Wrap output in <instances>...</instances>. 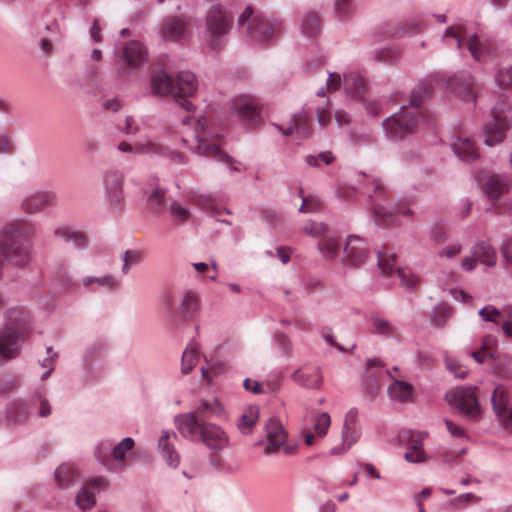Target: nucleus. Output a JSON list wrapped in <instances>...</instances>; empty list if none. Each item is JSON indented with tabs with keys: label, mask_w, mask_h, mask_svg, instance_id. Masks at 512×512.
<instances>
[{
	"label": "nucleus",
	"mask_w": 512,
	"mask_h": 512,
	"mask_svg": "<svg viewBox=\"0 0 512 512\" xmlns=\"http://www.w3.org/2000/svg\"><path fill=\"white\" fill-rule=\"evenodd\" d=\"M448 88L462 97L464 100L475 101L477 97L476 84L473 78L468 74H460L452 76L447 82Z\"/></svg>",
	"instance_id": "18"
},
{
	"label": "nucleus",
	"mask_w": 512,
	"mask_h": 512,
	"mask_svg": "<svg viewBox=\"0 0 512 512\" xmlns=\"http://www.w3.org/2000/svg\"><path fill=\"white\" fill-rule=\"evenodd\" d=\"M300 197H302V205L299 208V211L302 213H312L319 211L322 208V203L315 197H304L302 195V191L299 192Z\"/></svg>",
	"instance_id": "51"
},
{
	"label": "nucleus",
	"mask_w": 512,
	"mask_h": 512,
	"mask_svg": "<svg viewBox=\"0 0 512 512\" xmlns=\"http://www.w3.org/2000/svg\"><path fill=\"white\" fill-rule=\"evenodd\" d=\"M367 367V379L372 380L375 378V383L377 384L376 378L384 374V371L381 368V361L379 359H370L367 361Z\"/></svg>",
	"instance_id": "57"
},
{
	"label": "nucleus",
	"mask_w": 512,
	"mask_h": 512,
	"mask_svg": "<svg viewBox=\"0 0 512 512\" xmlns=\"http://www.w3.org/2000/svg\"><path fill=\"white\" fill-rule=\"evenodd\" d=\"M371 322L375 333L387 338L398 339L400 337L398 328L391 321L375 315L371 317Z\"/></svg>",
	"instance_id": "33"
},
{
	"label": "nucleus",
	"mask_w": 512,
	"mask_h": 512,
	"mask_svg": "<svg viewBox=\"0 0 512 512\" xmlns=\"http://www.w3.org/2000/svg\"><path fill=\"white\" fill-rule=\"evenodd\" d=\"M187 26L188 21L185 18L169 17L164 22L161 33L167 40L178 41L184 36Z\"/></svg>",
	"instance_id": "25"
},
{
	"label": "nucleus",
	"mask_w": 512,
	"mask_h": 512,
	"mask_svg": "<svg viewBox=\"0 0 512 512\" xmlns=\"http://www.w3.org/2000/svg\"><path fill=\"white\" fill-rule=\"evenodd\" d=\"M296 132L305 138L310 134V119L306 113H301L293 117V126L283 130V134L288 136Z\"/></svg>",
	"instance_id": "34"
},
{
	"label": "nucleus",
	"mask_w": 512,
	"mask_h": 512,
	"mask_svg": "<svg viewBox=\"0 0 512 512\" xmlns=\"http://www.w3.org/2000/svg\"><path fill=\"white\" fill-rule=\"evenodd\" d=\"M170 213H171L172 217L174 218V220H176L180 223L187 221L190 217L189 210L187 208L183 207L178 202H173L170 205Z\"/></svg>",
	"instance_id": "52"
},
{
	"label": "nucleus",
	"mask_w": 512,
	"mask_h": 512,
	"mask_svg": "<svg viewBox=\"0 0 512 512\" xmlns=\"http://www.w3.org/2000/svg\"><path fill=\"white\" fill-rule=\"evenodd\" d=\"M292 380L306 389H318L322 384V374L316 366H303L292 374Z\"/></svg>",
	"instance_id": "19"
},
{
	"label": "nucleus",
	"mask_w": 512,
	"mask_h": 512,
	"mask_svg": "<svg viewBox=\"0 0 512 512\" xmlns=\"http://www.w3.org/2000/svg\"><path fill=\"white\" fill-rule=\"evenodd\" d=\"M243 386L246 391L251 392L253 394H264V385L262 382L246 378L243 382Z\"/></svg>",
	"instance_id": "62"
},
{
	"label": "nucleus",
	"mask_w": 512,
	"mask_h": 512,
	"mask_svg": "<svg viewBox=\"0 0 512 512\" xmlns=\"http://www.w3.org/2000/svg\"><path fill=\"white\" fill-rule=\"evenodd\" d=\"M462 250V247L458 243L449 244L446 247L442 248L437 252L438 256L441 258H453L457 254H459Z\"/></svg>",
	"instance_id": "60"
},
{
	"label": "nucleus",
	"mask_w": 512,
	"mask_h": 512,
	"mask_svg": "<svg viewBox=\"0 0 512 512\" xmlns=\"http://www.w3.org/2000/svg\"><path fill=\"white\" fill-rule=\"evenodd\" d=\"M134 447V441L132 438H124L119 444H117L110 456V447L108 445H100L95 455L97 459L110 471H118L124 467L123 461L125 459L126 452L130 451Z\"/></svg>",
	"instance_id": "11"
},
{
	"label": "nucleus",
	"mask_w": 512,
	"mask_h": 512,
	"mask_svg": "<svg viewBox=\"0 0 512 512\" xmlns=\"http://www.w3.org/2000/svg\"><path fill=\"white\" fill-rule=\"evenodd\" d=\"M259 417V408L256 405L246 407L240 416L237 426L242 434H249Z\"/></svg>",
	"instance_id": "31"
},
{
	"label": "nucleus",
	"mask_w": 512,
	"mask_h": 512,
	"mask_svg": "<svg viewBox=\"0 0 512 512\" xmlns=\"http://www.w3.org/2000/svg\"><path fill=\"white\" fill-rule=\"evenodd\" d=\"M388 393L394 400L407 401L412 397L413 387L407 382L395 380L389 386Z\"/></svg>",
	"instance_id": "37"
},
{
	"label": "nucleus",
	"mask_w": 512,
	"mask_h": 512,
	"mask_svg": "<svg viewBox=\"0 0 512 512\" xmlns=\"http://www.w3.org/2000/svg\"><path fill=\"white\" fill-rule=\"evenodd\" d=\"M344 87L347 93L352 97H358L362 100L369 114L376 116L380 113L379 103L365 98L367 83L361 75L356 73L345 75Z\"/></svg>",
	"instance_id": "14"
},
{
	"label": "nucleus",
	"mask_w": 512,
	"mask_h": 512,
	"mask_svg": "<svg viewBox=\"0 0 512 512\" xmlns=\"http://www.w3.org/2000/svg\"><path fill=\"white\" fill-rule=\"evenodd\" d=\"M511 182L508 177L501 175H491L488 177L484 191L490 200H497L503 194L508 193Z\"/></svg>",
	"instance_id": "24"
},
{
	"label": "nucleus",
	"mask_w": 512,
	"mask_h": 512,
	"mask_svg": "<svg viewBox=\"0 0 512 512\" xmlns=\"http://www.w3.org/2000/svg\"><path fill=\"white\" fill-rule=\"evenodd\" d=\"M177 436L174 432L163 431L159 438L158 446L162 452L168 465L177 467L180 462L179 454L174 450L172 440H176Z\"/></svg>",
	"instance_id": "26"
},
{
	"label": "nucleus",
	"mask_w": 512,
	"mask_h": 512,
	"mask_svg": "<svg viewBox=\"0 0 512 512\" xmlns=\"http://www.w3.org/2000/svg\"><path fill=\"white\" fill-rule=\"evenodd\" d=\"M199 356V345L196 342L190 343L184 350L181 360V371L188 374L196 366Z\"/></svg>",
	"instance_id": "35"
},
{
	"label": "nucleus",
	"mask_w": 512,
	"mask_h": 512,
	"mask_svg": "<svg viewBox=\"0 0 512 512\" xmlns=\"http://www.w3.org/2000/svg\"><path fill=\"white\" fill-rule=\"evenodd\" d=\"M55 203V195L49 192H38L26 197L22 208L27 213H37Z\"/></svg>",
	"instance_id": "23"
},
{
	"label": "nucleus",
	"mask_w": 512,
	"mask_h": 512,
	"mask_svg": "<svg viewBox=\"0 0 512 512\" xmlns=\"http://www.w3.org/2000/svg\"><path fill=\"white\" fill-rule=\"evenodd\" d=\"M232 25V15L220 5H213L206 15V27L209 34L208 45L213 50L222 47L223 37Z\"/></svg>",
	"instance_id": "7"
},
{
	"label": "nucleus",
	"mask_w": 512,
	"mask_h": 512,
	"mask_svg": "<svg viewBox=\"0 0 512 512\" xmlns=\"http://www.w3.org/2000/svg\"><path fill=\"white\" fill-rule=\"evenodd\" d=\"M433 93V85L430 82L419 83L411 92L410 105L412 109L402 107L398 114L389 117L384 122L388 135L392 138H403L415 131L418 124L416 109Z\"/></svg>",
	"instance_id": "1"
},
{
	"label": "nucleus",
	"mask_w": 512,
	"mask_h": 512,
	"mask_svg": "<svg viewBox=\"0 0 512 512\" xmlns=\"http://www.w3.org/2000/svg\"><path fill=\"white\" fill-rule=\"evenodd\" d=\"M92 283H96L101 287H106L110 290H115L120 287V283L111 275L103 277H86L83 279L84 286H89Z\"/></svg>",
	"instance_id": "44"
},
{
	"label": "nucleus",
	"mask_w": 512,
	"mask_h": 512,
	"mask_svg": "<svg viewBox=\"0 0 512 512\" xmlns=\"http://www.w3.org/2000/svg\"><path fill=\"white\" fill-rule=\"evenodd\" d=\"M479 315L484 321L498 324L502 316L512 318V307H508L503 311L496 309L494 306H486L479 311Z\"/></svg>",
	"instance_id": "38"
},
{
	"label": "nucleus",
	"mask_w": 512,
	"mask_h": 512,
	"mask_svg": "<svg viewBox=\"0 0 512 512\" xmlns=\"http://www.w3.org/2000/svg\"><path fill=\"white\" fill-rule=\"evenodd\" d=\"M396 264V255L390 252H379L378 254V266L383 274H390Z\"/></svg>",
	"instance_id": "45"
},
{
	"label": "nucleus",
	"mask_w": 512,
	"mask_h": 512,
	"mask_svg": "<svg viewBox=\"0 0 512 512\" xmlns=\"http://www.w3.org/2000/svg\"><path fill=\"white\" fill-rule=\"evenodd\" d=\"M443 40L450 44L453 41L458 49L467 47L470 54L475 60H480L484 54V48L476 34L468 35L466 28L463 25H453L448 27L444 34Z\"/></svg>",
	"instance_id": "10"
},
{
	"label": "nucleus",
	"mask_w": 512,
	"mask_h": 512,
	"mask_svg": "<svg viewBox=\"0 0 512 512\" xmlns=\"http://www.w3.org/2000/svg\"><path fill=\"white\" fill-rule=\"evenodd\" d=\"M369 185L372 188V191L374 193L375 199H385L386 198V188L383 186V184L378 179H370Z\"/></svg>",
	"instance_id": "63"
},
{
	"label": "nucleus",
	"mask_w": 512,
	"mask_h": 512,
	"mask_svg": "<svg viewBox=\"0 0 512 512\" xmlns=\"http://www.w3.org/2000/svg\"><path fill=\"white\" fill-rule=\"evenodd\" d=\"M508 403L507 389L504 386H497L493 391L491 404L505 429L512 433V406L508 408Z\"/></svg>",
	"instance_id": "16"
},
{
	"label": "nucleus",
	"mask_w": 512,
	"mask_h": 512,
	"mask_svg": "<svg viewBox=\"0 0 512 512\" xmlns=\"http://www.w3.org/2000/svg\"><path fill=\"white\" fill-rule=\"evenodd\" d=\"M303 33L308 37L316 36L320 31V19L314 12L307 13L302 21Z\"/></svg>",
	"instance_id": "40"
},
{
	"label": "nucleus",
	"mask_w": 512,
	"mask_h": 512,
	"mask_svg": "<svg viewBox=\"0 0 512 512\" xmlns=\"http://www.w3.org/2000/svg\"><path fill=\"white\" fill-rule=\"evenodd\" d=\"M163 307L171 316H177L188 322L196 317L200 310V299L193 290H185L179 297L169 291L163 296Z\"/></svg>",
	"instance_id": "5"
},
{
	"label": "nucleus",
	"mask_w": 512,
	"mask_h": 512,
	"mask_svg": "<svg viewBox=\"0 0 512 512\" xmlns=\"http://www.w3.org/2000/svg\"><path fill=\"white\" fill-rule=\"evenodd\" d=\"M134 151L142 155H158L163 152V147L155 141L147 140L144 143L137 144Z\"/></svg>",
	"instance_id": "47"
},
{
	"label": "nucleus",
	"mask_w": 512,
	"mask_h": 512,
	"mask_svg": "<svg viewBox=\"0 0 512 512\" xmlns=\"http://www.w3.org/2000/svg\"><path fill=\"white\" fill-rule=\"evenodd\" d=\"M265 430L267 442L263 453L266 456L276 454L280 451L285 455H293L297 452L296 445H289L287 443V432L280 420L274 417L270 418L265 425Z\"/></svg>",
	"instance_id": "8"
},
{
	"label": "nucleus",
	"mask_w": 512,
	"mask_h": 512,
	"mask_svg": "<svg viewBox=\"0 0 512 512\" xmlns=\"http://www.w3.org/2000/svg\"><path fill=\"white\" fill-rule=\"evenodd\" d=\"M497 340L493 336H486L483 339V344L481 349L474 351L472 353L473 358L482 363L486 358L493 357L494 348L496 346Z\"/></svg>",
	"instance_id": "39"
},
{
	"label": "nucleus",
	"mask_w": 512,
	"mask_h": 512,
	"mask_svg": "<svg viewBox=\"0 0 512 512\" xmlns=\"http://www.w3.org/2000/svg\"><path fill=\"white\" fill-rule=\"evenodd\" d=\"M357 416L358 412L354 409L346 413L342 428V443L331 448L330 455H343L358 441L360 429L357 423Z\"/></svg>",
	"instance_id": "13"
},
{
	"label": "nucleus",
	"mask_w": 512,
	"mask_h": 512,
	"mask_svg": "<svg viewBox=\"0 0 512 512\" xmlns=\"http://www.w3.org/2000/svg\"><path fill=\"white\" fill-rule=\"evenodd\" d=\"M223 411V407L217 399L213 400H203L200 405L189 414H194L195 419H198L199 422H203L204 419L213 416L219 415Z\"/></svg>",
	"instance_id": "30"
},
{
	"label": "nucleus",
	"mask_w": 512,
	"mask_h": 512,
	"mask_svg": "<svg viewBox=\"0 0 512 512\" xmlns=\"http://www.w3.org/2000/svg\"><path fill=\"white\" fill-rule=\"evenodd\" d=\"M195 141L196 146L194 151L198 155L224 163L233 170H239L236 165L238 162L222 150V137L210 132L209 128L206 126L205 118H199L195 122Z\"/></svg>",
	"instance_id": "4"
},
{
	"label": "nucleus",
	"mask_w": 512,
	"mask_h": 512,
	"mask_svg": "<svg viewBox=\"0 0 512 512\" xmlns=\"http://www.w3.org/2000/svg\"><path fill=\"white\" fill-rule=\"evenodd\" d=\"M10 417L15 421H18L19 418H23L28 413L27 406L22 401H15L11 404L10 407Z\"/></svg>",
	"instance_id": "59"
},
{
	"label": "nucleus",
	"mask_w": 512,
	"mask_h": 512,
	"mask_svg": "<svg viewBox=\"0 0 512 512\" xmlns=\"http://www.w3.org/2000/svg\"><path fill=\"white\" fill-rule=\"evenodd\" d=\"M472 254L483 264L494 266L497 260L495 249L487 242H479L472 248Z\"/></svg>",
	"instance_id": "32"
},
{
	"label": "nucleus",
	"mask_w": 512,
	"mask_h": 512,
	"mask_svg": "<svg viewBox=\"0 0 512 512\" xmlns=\"http://www.w3.org/2000/svg\"><path fill=\"white\" fill-rule=\"evenodd\" d=\"M319 160L328 165L333 162L334 156L332 155L331 152L327 151V152H321L317 156L309 155L306 157V162L310 166H315V167L318 166Z\"/></svg>",
	"instance_id": "58"
},
{
	"label": "nucleus",
	"mask_w": 512,
	"mask_h": 512,
	"mask_svg": "<svg viewBox=\"0 0 512 512\" xmlns=\"http://www.w3.org/2000/svg\"><path fill=\"white\" fill-rule=\"evenodd\" d=\"M147 55L145 46L139 41H129L123 46V61L131 68L142 65L147 60Z\"/></svg>",
	"instance_id": "22"
},
{
	"label": "nucleus",
	"mask_w": 512,
	"mask_h": 512,
	"mask_svg": "<svg viewBox=\"0 0 512 512\" xmlns=\"http://www.w3.org/2000/svg\"><path fill=\"white\" fill-rule=\"evenodd\" d=\"M495 81L501 89L512 90V67L499 69L495 74Z\"/></svg>",
	"instance_id": "49"
},
{
	"label": "nucleus",
	"mask_w": 512,
	"mask_h": 512,
	"mask_svg": "<svg viewBox=\"0 0 512 512\" xmlns=\"http://www.w3.org/2000/svg\"><path fill=\"white\" fill-rule=\"evenodd\" d=\"M452 148L456 155L466 162L474 161L479 156L475 142L468 137H458L452 144Z\"/></svg>",
	"instance_id": "27"
},
{
	"label": "nucleus",
	"mask_w": 512,
	"mask_h": 512,
	"mask_svg": "<svg viewBox=\"0 0 512 512\" xmlns=\"http://www.w3.org/2000/svg\"><path fill=\"white\" fill-rule=\"evenodd\" d=\"M240 26L247 25L248 36L259 42H266L273 39L280 29V23L270 21L262 15H254L253 8L248 6L238 19Z\"/></svg>",
	"instance_id": "6"
},
{
	"label": "nucleus",
	"mask_w": 512,
	"mask_h": 512,
	"mask_svg": "<svg viewBox=\"0 0 512 512\" xmlns=\"http://www.w3.org/2000/svg\"><path fill=\"white\" fill-rule=\"evenodd\" d=\"M305 232L311 236H319L327 231V225L323 222H312L304 227Z\"/></svg>",
	"instance_id": "61"
},
{
	"label": "nucleus",
	"mask_w": 512,
	"mask_h": 512,
	"mask_svg": "<svg viewBox=\"0 0 512 512\" xmlns=\"http://www.w3.org/2000/svg\"><path fill=\"white\" fill-rule=\"evenodd\" d=\"M175 421L178 431L186 439L202 442L209 449L217 451L228 446V436L218 425L199 422L194 414L179 415Z\"/></svg>",
	"instance_id": "2"
},
{
	"label": "nucleus",
	"mask_w": 512,
	"mask_h": 512,
	"mask_svg": "<svg viewBox=\"0 0 512 512\" xmlns=\"http://www.w3.org/2000/svg\"><path fill=\"white\" fill-rule=\"evenodd\" d=\"M319 250L327 259H334L339 251V242L334 237H324L319 242Z\"/></svg>",
	"instance_id": "41"
},
{
	"label": "nucleus",
	"mask_w": 512,
	"mask_h": 512,
	"mask_svg": "<svg viewBox=\"0 0 512 512\" xmlns=\"http://www.w3.org/2000/svg\"><path fill=\"white\" fill-rule=\"evenodd\" d=\"M260 110V106H258L256 103L249 102L241 106L238 110V113L241 118L252 123H257L260 119Z\"/></svg>",
	"instance_id": "43"
},
{
	"label": "nucleus",
	"mask_w": 512,
	"mask_h": 512,
	"mask_svg": "<svg viewBox=\"0 0 512 512\" xmlns=\"http://www.w3.org/2000/svg\"><path fill=\"white\" fill-rule=\"evenodd\" d=\"M396 274L405 287L413 289L418 285L417 276L409 268H397Z\"/></svg>",
	"instance_id": "48"
},
{
	"label": "nucleus",
	"mask_w": 512,
	"mask_h": 512,
	"mask_svg": "<svg viewBox=\"0 0 512 512\" xmlns=\"http://www.w3.org/2000/svg\"><path fill=\"white\" fill-rule=\"evenodd\" d=\"M58 283L64 290H74L77 287V284L72 280V278L66 273L62 272L58 275Z\"/></svg>",
	"instance_id": "64"
},
{
	"label": "nucleus",
	"mask_w": 512,
	"mask_h": 512,
	"mask_svg": "<svg viewBox=\"0 0 512 512\" xmlns=\"http://www.w3.org/2000/svg\"><path fill=\"white\" fill-rule=\"evenodd\" d=\"M78 478V471L71 464L60 465L55 472V479L60 487H67Z\"/></svg>",
	"instance_id": "36"
},
{
	"label": "nucleus",
	"mask_w": 512,
	"mask_h": 512,
	"mask_svg": "<svg viewBox=\"0 0 512 512\" xmlns=\"http://www.w3.org/2000/svg\"><path fill=\"white\" fill-rule=\"evenodd\" d=\"M452 310L447 305H439L434 311L433 321L437 326H443L450 317Z\"/></svg>",
	"instance_id": "55"
},
{
	"label": "nucleus",
	"mask_w": 512,
	"mask_h": 512,
	"mask_svg": "<svg viewBox=\"0 0 512 512\" xmlns=\"http://www.w3.org/2000/svg\"><path fill=\"white\" fill-rule=\"evenodd\" d=\"M151 87L154 94L165 96L176 93V85L170 75L161 71L152 76Z\"/></svg>",
	"instance_id": "29"
},
{
	"label": "nucleus",
	"mask_w": 512,
	"mask_h": 512,
	"mask_svg": "<svg viewBox=\"0 0 512 512\" xmlns=\"http://www.w3.org/2000/svg\"><path fill=\"white\" fill-rule=\"evenodd\" d=\"M476 390L474 387H459L448 393V399L463 414L475 419L481 414Z\"/></svg>",
	"instance_id": "12"
},
{
	"label": "nucleus",
	"mask_w": 512,
	"mask_h": 512,
	"mask_svg": "<svg viewBox=\"0 0 512 512\" xmlns=\"http://www.w3.org/2000/svg\"><path fill=\"white\" fill-rule=\"evenodd\" d=\"M149 205L154 211L160 210L165 203L164 191L161 189H154L148 197Z\"/></svg>",
	"instance_id": "54"
},
{
	"label": "nucleus",
	"mask_w": 512,
	"mask_h": 512,
	"mask_svg": "<svg viewBox=\"0 0 512 512\" xmlns=\"http://www.w3.org/2000/svg\"><path fill=\"white\" fill-rule=\"evenodd\" d=\"M56 234L61 235L67 241H72L78 248L85 247L87 244V238L81 232L70 231L69 229L62 228L56 230Z\"/></svg>",
	"instance_id": "46"
},
{
	"label": "nucleus",
	"mask_w": 512,
	"mask_h": 512,
	"mask_svg": "<svg viewBox=\"0 0 512 512\" xmlns=\"http://www.w3.org/2000/svg\"><path fill=\"white\" fill-rule=\"evenodd\" d=\"M373 213L376 223L378 225L386 226L392 223L393 217L396 215H402L404 217L411 216L412 210L408 207V204L405 202L397 204L396 207L390 210H388L381 203H375L373 206Z\"/></svg>",
	"instance_id": "21"
},
{
	"label": "nucleus",
	"mask_w": 512,
	"mask_h": 512,
	"mask_svg": "<svg viewBox=\"0 0 512 512\" xmlns=\"http://www.w3.org/2000/svg\"><path fill=\"white\" fill-rule=\"evenodd\" d=\"M345 261L352 265L362 264L368 256L367 244L357 235H350L344 246Z\"/></svg>",
	"instance_id": "17"
},
{
	"label": "nucleus",
	"mask_w": 512,
	"mask_h": 512,
	"mask_svg": "<svg viewBox=\"0 0 512 512\" xmlns=\"http://www.w3.org/2000/svg\"><path fill=\"white\" fill-rule=\"evenodd\" d=\"M510 106L506 98H500L492 109V122L485 127V144L493 146L503 141L505 132L510 127V121L506 117Z\"/></svg>",
	"instance_id": "9"
},
{
	"label": "nucleus",
	"mask_w": 512,
	"mask_h": 512,
	"mask_svg": "<svg viewBox=\"0 0 512 512\" xmlns=\"http://www.w3.org/2000/svg\"><path fill=\"white\" fill-rule=\"evenodd\" d=\"M427 436L425 432L410 431L407 433V448H423V440Z\"/></svg>",
	"instance_id": "56"
},
{
	"label": "nucleus",
	"mask_w": 512,
	"mask_h": 512,
	"mask_svg": "<svg viewBox=\"0 0 512 512\" xmlns=\"http://www.w3.org/2000/svg\"><path fill=\"white\" fill-rule=\"evenodd\" d=\"M108 483L106 479L100 477L89 481L77 494L76 504L81 510L90 509L95 505V490L106 489Z\"/></svg>",
	"instance_id": "20"
},
{
	"label": "nucleus",
	"mask_w": 512,
	"mask_h": 512,
	"mask_svg": "<svg viewBox=\"0 0 512 512\" xmlns=\"http://www.w3.org/2000/svg\"><path fill=\"white\" fill-rule=\"evenodd\" d=\"M123 175L119 172H110L106 175L105 186L111 203L115 206L122 201Z\"/></svg>",
	"instance_id": "28"
},
{
	"label": "nucleus",
	"mask_w": 512,
	"mask_h": 512,
	"mask_svg": "<svg viewBox=\"0 0 512 512\" xmlns=\"http://www.w3.org/2000/svg\"><path fill=\"white\" fill-rule=\"evenodd\" d=\"M175 99L179 105L186 111H192L194 105L188 100L197 90L196 77L190 72H181L178 74L176 82Z\"/></svg>",
	"instance_id": "15"
},
{
	"label": "nucleus",
	"mask_w": 512,
	"mask_h": 512,
	"mask_svg": "<svg viewBox=\"0 0 512 512\" xmlns=\"http://www.w3.org/2000/svg\"><path fill=\"white\" fill-rule=\"evenodd\" d=\"M331 425V419L328 413H321L315 418L314 432L318 437H324Z\"/></svg>",
	"instance_id": "50"
},
{
	"label": "nucleus",
	"mask_w": 512,
	"mask_h": 512,
	"mask_svg": "<svg viewBox=\"0 0 512 512\" xmlns=\"http://www.w3.org/2000/svg\"><path fill=\"white\" fill-rule=\"evenodd\" d=\"M404 458L406 461L411 463H422L428 459L423 448H407Z\"/></svg>",
	"instance_id": "53"
},
{
	"label": "nucleus",
	"mask_w": 512,
	"mask_h": 512,
	"mask_svg": "<svg viewBox=\"0 0 512 512\" xmlns=\"http://www.w3.org/2000/svg\"><path fill=\"white\" fill-rule=\"evenodd\" d=\"M144 253L141 250H127L122 256L123 266L122 273L127 274L132 266L143 261Z\"/></svg>",
	"instance_id": "42"
},
{
	"label": "nucleus",
	"mask_w": 512,
	"mask_h": 512,
	"mask_svg": "<svg viewBox=\"0 0 512 512\" xmlns=\"http://www.w3.org/2000/svg\"><path fill=\"white\" fill-rule=\"evenodd\" d=\"M7 324L0 330V360H10L19 355L21 343L27 337L29 316L21 310L7 313Z\"/></svg>",
	"instance_id": "3"
}]
</instances>
